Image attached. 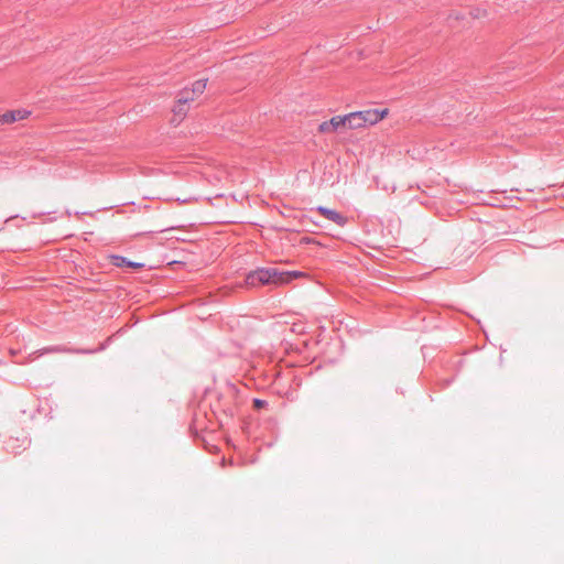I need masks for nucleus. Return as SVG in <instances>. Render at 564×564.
I'll return each instance as SVG.
<instances>
[{
    "label": "nucleus",
    "instance_id": "f257e3e1",
    "mask_svg": "<svg viewBox=\"0 0 564 564\" xmlns=\"http://www.w3.org/2000/svg\"><path fill=\"white\" fill-rule=\"evenodd\" d=\"M301 274L300 271H280L276 268H258L247 274L246 284L249 286L267 284L281 285L291 282Z\"/></svg>",
    "mask_w": 564,
    "mask_h": 564
},
{
    "label": "nucleus",
    "instance_id": "f03ea898",
    "mask_svg": "<svg viewBox=\"0 0 564 564\" xmlns=\"http://www.w3.org/2000/svg\"><path fill=\"white\" fill-rule=\"evenodd\" d=\"M105 349V346L101 345L100 347L96 349H85V348H70L65 345H53L43 347L41 349H37L33 352H31L28 357L29 361H34L37 358L47 355V354H77V355H91L98 351H101Z\"/></svg>",
    "mask_w": 564,
    "mask_h": 564
},
{
    "label": "nucleus",
    "instance_id": "7ed1b4c3",
    "mask_svg": "<svg viewBox=\"0 0 564 564\" xmlns=\"http://www.w3.org/2000/svg\"><path fill=\"white\" fill-rule=\"evenodd\" d=\"M31 115V111L25 109L9 110L0 115V124H11L15 121L26 119Z\"/></svg>",
    "mask_w": 564,
    "mask_h": 564
},
{
    "label": "nucleus",
    "instance_id": "20e7f679",
    "mask_svg": "<svg viewBox=\"0 0 564 564\" xmlns=\"http://www.w3.org/2000/svg\"><path fill=\"white\" fill-rule=\"evenodd\" d=\"M316 212L324 216L326 219L335 223L336 225L343 227L347 224V217L341 215L335 209H330L324 206L316 207Z\"/></svg>",
    "mask_w": 564,
    "mask_h": 564
},
{
    "label": "nucleus",
    "instance_id": "39448f33",
    "mask_svg": "<svg viewBox=\"0 0 564 564\" xmlns=\"http://www.w3.org/2000/svg\"><path fill=\"white\" fill-rule=\"evenodd\" d=\"M360 113L364 117V121H366V126H372L379 122L388 113V109H383L381 111L378 109H369L360 111Z\"/></svg>",
    "mask_w": 564,
    "mask_h": 564
},
{
    "label": "nucleus",
    "instance_id": "423d86ee",
    "mask_svg": "<svg viewBox=\"0 0 564 564\" xmlns=\"http://www.w3.org/2000/svg\"><path fill=\"white\" fill-rule=\"evenodd\" d=\"M360 111L350 112L348 115H345V119L347 121V126L350 129H359L362 127H366V121L362 119Z\"/></svg>",
    "mask_w": 564,
    "mask_h": 564
},
{
    "label": "nucleus",
    "instance_id": "0eeeda50",
    "mask_svg": "<svg viewBox=\"0 0 564 564\" xmlns=\"http://www.w3.org/2000/svg\"><path fill=\"white\" fill-rule=\"evenodd\" d=\"M112 264L118 268L128 267V268H132V269H139L144 265L143 263H140V262L130 261L122 256H112Z\"/></svg>",
    "mask_w": 564,
    "mask_h": 564
},
{
    "label": "nucleus",
    "instance_id": "6e6552de",
    "mask_svg": "<svg viewBox=\"0 0 564 564\" xmlns=\"http://www.w3.org/2000/svg\"><path fill=\"white\" fill-rule=\"evenodd\" d=\"M187 109H188V108H187V105H186V104H184V102H182V101H180V100H177V99H176V104H175V106H174V108H173V112H174V116H175V117H177V118H180V119H183V118H184V116H185V115H186V112H187Z\"/></svg>",
    "mask_w": 564,
    "mask_h": 564
},
{
    "label": "nucleus",
    "instance_id": "1a4fd4ad",
    "mask_svg": "<svg viewBox=\"0 0 564 564\" xmlns=\"http://www.w3.org/2000/svg\"><path fill=\"white\" fill-rule=\"evenodd\" d=\"M206 83L207 79H198L195 83H193V86L191 88L192 95L198 96L204 93L206 89Z\"/></svg>",
    "mask_w": 564,
    "mask_h": 564
},
{
    "label": "nucleus",
    "instance_id": "9d476101",
    "mask_svg": "<svg viewBox=\"0 0 564 564\" xmlns=\"http://www.w3.org/2000/svg\"><path fill=\"white\" fill-rule=\"evenodd\" d=\"M332 131H336L338 128L347 126L345 116H335L329 120Z\"/></svg>",
    "mask_w": 564,
    "mask_h": 564
},
{
    "label": "nucleus",
    "instance_id": "9b49d317",
    "mask_svg": "<svg viewBox=\"0 0 564 564\" xmlns=\"http://www.w3.org/2000/svg\"><path fill=\"white\" fill-rule=\"evenodd\" d=\"M195 95H192V91L191 89L188 88H184L182 91H180V94L177 95V100L184 102V104H188L189 101L194 100L195 99Z\"/></svg>",
    "mask_w": 564,
    "mask_h": 564
},
{
    "label": "nucleus",
    "instance_id": "f8f14e48",
    "mask_svg": "<svg viewBox=\"0 0 564 564\" xmlns=\"http://www.w3.org/2000/svg\"><path fill=\"white\" fill-rule=\"evenodd\" d=\"M318 129L321 132H333L329 121L322 122Z\"/></svg>",
    "mask_w": 564,
    "mask_h": 564
},
{
    "label": "nucleus",
    "instance_id": "ddd939ff",
    "mask_svg": "<svg viewBox=\"0 0 564 564\" xmlns=\"http://www.w3.org/2000/svg\"><path fill=\"white\" fill-rule=\"evenodd\" d=\"M314 242H315V240L308 236L302 237L300 240V243H305V245L314 243Z\"/></svg>",
    "mask_w": 564,
    "mask_h": 564
},
{
    "label": "nucleus",
    "instance_id": "4468645a",
    "mask_svg": "<svg viewBox=\"0 0 564 564\" xmlns=\"http://www.w3.org/2000/svg\"><path fill=\"white\" fill-rule=\"evenodd\" d=\"M264 404H267V402L263 401V400H260V399H254L253 400V405L257 409H260V408L264 406Z\"/></svg>",
    "mask_w": 564,
    "mask_h": 564
}]
</instances>
